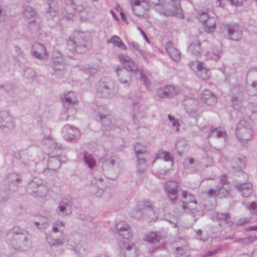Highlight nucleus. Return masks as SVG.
Here are the masks:
<instances>
[{"label": "nucleus", "mask_w": 257, "mask_h": 257, "mask_svg": "<svg viewBox=\"0 0 257 257\" xmlns=\"http://www.w3.org/2000/svg\"><path fill=\"white\" fill-rule=\"evenodd\" d=\"M128 44L130 47V49L136 53V55H138L142 53V50L141 49L140 46L137 43L131 41L128 42Z\"/></svg>", "instance_id": "54"}, {"label": "nucleus", "mask_w": 257, "mask_h": 257, "mask_svg": "<svg viewBox=\"0 0 257 257\" xmlns=\"http://www.w3.org/2000/svg\"><path fill=\"white\" fill-rule=\"evenodd\" d=\"M166 50L171 58L176 62H178L181 58V53L174 47L172 42H168L166 45Z\"/></svg>", "instance_id": "27"}, {"label": "nucleus", "mask_w": 257, "mask_h": 257, "mask_svg": "<svg viewBox=\"0 0 257 257\" xmlns=\"http://www.w3.org/2000/svg\"><path fill=\"white\" fill-rule=\"evenodd\" d=\"M217 102L215 96L208 89L204 90L198 99H190L186 100L185 108L187 112L192 117L199 116L207 109V106L214 105Z\"/></svg>", "instance_id": "1"}, {"label": "nucleus", "mask_w": 257, "mask_h": 257, "mask_svg": "<svg viewBox=\"0 0 257 257\" xmlns=\"http://www.w3.org/2000/svg\"><path fill=\"white\" fill-rule=\"evenodd\" d=\"M15 128L14 118L9 111H0V129L5 133L11 132Z\"/></svg>", "instance_id": "11"}, {"label": "nucleus", "mask_w": 257, "mask_h": 257, "mask_svg": "<svg viewBox=\"0 0 257 257\" xmlns=\"http://www.w3.org/2000/svg\"><path fill=\"white\" fill-rule=\"evenodd\" d=\"M134 112L133 114V119L142 118L145 116V110L142 107H140V104L135 102L133 104Z\"/></svg>", "instance_id": "37"}, {"label": "nucleus", "mask_w": 257, "mask_h": 257, "mask_svg": "<svg viewBox=\"0 0 257 257\" xmlns=\"http://www.w3.org/2000/svg\"><path fill=\"white\" fill-rule=\"evenodd\" d=\"M243 99H239L238 97L231 96V106L235 109H239L240 107L241 102Z\"/></svg>", "instance_id": "57"}, {"label": "nucleus", "mask_w": 257, "mask_h": 257, "mask_svg": "<svg viewBox=\"0 0 257 257\" xmlns=\"http://www.w3.org/2000/svg\"><path fill=\"white\" fill-rule=\"evenodd\" d=\"M188 51L195 56L200 55L203 51L201 43L198 40H195L190 44L188 47Z\"/></svg>", "instance_id": "35"}, {"label": "nucleus", "mask_w": 257, "mask_h": 257, "mask_svg": "<svg viewBox=\"0 0 257 257\" xmlns=\"http://www.w3.org/2000/svg\"><path fill=\"white\" fill-rule=\"evenodd\" d=\"M64 223L62 221H56L53 224L50 235L46 236V239L51 246H59L65 242V235L63 230Z\"/></svg>", "instance_id": "4"}, {"label": "nucleus", "mask_w": 257, "mask_h": 257, "mask_svg": "<svg viewBox=\"0 0 257 257\" xmlns=\"http://www.w3.org/2000/svg\"><path fill=\"white\" fill-rule=\"evenodd\" d=\"M132 216L136 218H148L153 219L155 212L151 203L148 201L140 202L138 203L137 208L132 213Z\"/></svg>", "instance_id": "8"}, {"label": "nucleus", "mask_w": 257, "mask_h": 257, "mask_svg": "<svg viewBox=\"0 0 257 257\" xmlns=\"http://www.w3.org/2000/svg\"><path fill=\"white\" fill-rule=\"evenodd\" d=\"M23 15L28 23H30V29L33 31H37L41 28L40 24L35 20L36 12L35 10L30 6L25 7Z\"/></svg>", "instance_id": "12"}, {"label": "nucleus", "mask_w": 257, "mask_h": 257, "mask_svg": "<svg viewBox=\"0 0 257 257\" xmlns=\"http://www.w3.org/2000/svg\"><path fill=\"white\" fill-rule=\"evenodd\" d=\"M161 238L156 232H151L147 234L146 237V241L149 243L154 244L159 242Z\"/></svg>", "instance_id": "43"}, {"label": "nucleus", "mask_w": 257, "mask_h": 257, "mask_svg": "<svg viewBox=\"0 0 257 257\" xmlns=\"http://www.w3.org/2000/svg\"><path fill=\"white\" fill-rule=\"evenodd\" d=\"M118 92V87L110 78H102L96 84V93L98 97L111 99Z\"/></svg>", "instance_id": "3"}, {"label": "nucleus", "mask_w": 257, "mask_h": 257, "mask_svg": "<svg viewBox=\"0 0 257 257\" xmlns=\"http://www.w3.org/2000/svg\"><path fill=\"white\" fill-rule=\"evenodd\" d=\"M98 163L101 164L103 173L108 175L114 171L115 168L118 167V158L114 155L102 157L99 159Z\"/></svg>", "instance_id": "10"}, {"label": "nucleus", "mask_w": 257, "mask_h": 257, "mask_svg": "<svg viewBox=\"0 0 257 257\" xmlns=\"http://www.w3.org/2000/svg\"><path fill=\"white\" fill-rule=\"evenodd\" d=\"M56 212L59 216H65L72 212V207L70 201L68 200H62L60 202L56 209Z\"/></svg>", "instance_id": "20"}, {"label": "nucleus", "mask_w": 257, "mask_h": 257, "mask_svg": "<svg viewBox=\"0 0 257 257\" xmlns=\"http://www.w3.org/2000/svg\"><path fill=\"white\" fill-rule=\"evenodd\" d=\"M203 64V63L198 61H194L190 62L188 65L190 69L196 73L197 71H198V70L201 67Z\"/></svg>", "instance_id": "56"}, {"label": "nucleus", "mask_w": 257, "mask_h": 257, "mask_svg": "<svg viewBox=\"0 0 257 257\" xmlns=\"http://www.w3.org/2000/svg\"><path fill=\"white\" fill-rule=\"evenodd\" d=\"M72 5L73 9L78 11H81L87 7L86 2L83 0H72Z\"/></svg>", "instance_id": "51"}, {"label": "nucleus", "mask_w": 257, "mask_h": 257, "mask_svg": "<svg viewBox=\"0 0 257 257\" xmlns=\"http://www.w3.org/2000/svg\"><path fill=\"white\" fill-rule=\"evenodd\" d=\"M76 127L69 124L65 125L62 130L64 139L67 141H72L75 138Z\"/></svg>", "instance_id": "29"}, {"label": "nucleus", "mask_w": 257, "mask_h": 257, "mask_svg": "<svg viewBox=\"0 0 257 257\" xmlns=\"http://www.w3.org/2000/svg\"><path fill=\"white\" fill-rule=\"evenodd\" d=\"M115 72L118 77V80H120V78L124 79L132 78L130 73L122 67H117L115 70Z\"/></svg>", "instance_id": "47"}, {"label": "nucleus", "mask_w": 257, "mask_h": 257, "mask_svg": "<svg viewBox=\"0 0 257 257\" xmlns=\"http://www.w3.org/2000/svg\"><path fill=\"white\" fill-rule=\"evenodd\" d=\"M158 159H163L166 162H171V165H173V158L171 155L166 152H162L156 155L154 160L153 161L152 164H154L155 161Z\"/></svg>", "instance_id": "40"}, {"label": "nucleus", "mask_w": 257, "mask_h": 257, "mask_svg": "<svg viewBox=\"0 0 257 257\" xmlns=\"http://www.w3.org/2000/svg\"><path fill=\"white\" fill-rule=\"evenodd\" d=\"M220 51L218 50L212 49L207 52V56L213 60L217 61L220 57Z\"/></svg>", "instance_id": "53"}, {"label": "nucleus", "mask_w": 257, "mask_h": 257, "mask_svg": "<svg viewBox=\"0 0 257 257\" xmlns=\"http://www.w3.org/2000/svg\"><path fill=\"white\" fill-rule=\"evenodd\" d=\"M227 32L229 39L234 41L239 40L242 37V28L237 24L227 25Z\"/></svg>", "instance_id": "21"}, {"label": "nucleus", "mask_w": 257, "mask_h": 257, "mask_svg": "<svg viewBox=\"0 0 257 257\" xmlns=\"http://www.w3.org/2000/svg\"><path fill=\"white\" fill-rule=\"evenodd\" d=\"M246 206L251 214H257V201H253L249 205H247Z\"/></svg>", "instance_id": "59"}, {"label": "nucleus", "mask_w": 257, "mask_h": 257, "mask_svg": "<svg viewBox=\"0 0 257 257\" xmlns=\"http://www.w3.org/2000/svg\"><path fill=\"white\" fill-rule=\"evenodd\" d=\"M246 158L242 155H237L231 161V166L234 171L239 172L245 168Z\"/></svg>", "instance_id": "23"}, {"label": "nucleus", "mask_w": 257, "mask_h": 257, "mask_svg": "<svg viewBox=\"0 0 257 257\" xmlns=\"http://www.w3.org/2000/svg\"><path fill=\"white\" fill-rule=\"evenodd\" d=\"M209 18V17L208 15L205 12H203L199 14L197 17L198 20L203 24L206 22Z\"/></svg>", "instance_id": "64"}, {"label": "nucleus", "mask_w": 257, "mask_h": 257, "mask_svg": "<svg viewBox=\"0 0 257 257\" xmlns=\"http://www.w3.org/2000/svg\"><path fill=\"white\" fill-rule=\"evenodd\" d=\"M181 91L180 88L178 86L169 85L162 87L157 90L156 97L159 98L173 97L179 94Z\"/></svg>", "instance_id": "13"}, {"label": "nucleus", "mask_w": 257, "mask_h": 257, "mask_svg": "<svg viewBox=\"0 0 257 257\" xmlns=\"http://www.w3.org/2000/svg\"><path fill=\"white\" fill-rule=\"evenodd\" d=\"M216 20L214 17H210L204 24L205 31L210 33L214 31L216 28Z\"/></svg>", "instance_id": "41"}, {"label": "nucleus", "mask_w": 257, "mask_h": 257, "mask_svg": "<svg viewBox=\"0 0 257 257\" xmlns=\"http://www.w3.org/2000/svg\"><path fill=\"white\" fill-rule=\"evenodd\" d=\"M94 109L96 113L98 114L99 118L103 125L108 126L111 123L109 118L107 117V111L104 106L96 105V108H94Z\"/></svg>", "instance_id": "26"}, {"label": "nucleus", "mask_w": 257, "mask_h": 257, "mask_svg": "<svg viewBox=\"0 0 257 257\" xmlns=\"http://www.w3.org/2000/svg\"><path fill=\"white\" fill-rule=\"evenodd\" d=\"M228 194V191L223 186L217 188V195L220 197H225Z\"/></svg>", "instance_id": "62"}, {"label": "nucleus", "mask_w": 257, "mask_h": 257, "mask_svg": "<svg viewBox=\"0 0 257 257\" xmlns=\"http://www.w3.org/2000/svg\"><path fill=\"white\" fill-rule=\"evenodd\" d=\"M7 182L5 185V189L10 193V192L15 191L22 185V180L16 174H11L8 176Z\"/></svg>", "instance_id": "15"}, {"label": "nucleus", "mask_w": 257, "mask_h": 257, "mask_svg": "<svg viewBox=\"0 0 257 257\" xmlns=\"http://www.w3.org/2000/svg\"><path fill=\"white\" fill-rule=\"evenodd\" d=\"M178 183L170 181L166 183L165 189L170 200L173 202L177 199L178 193Z\"/></svg>", "instance_id": "19"}, {"label": "nucleus", "mask_w": 257, "mask_h": 257, "mask_svg": "<svg viewBox=\"0 0 257 257\" xmlns=\"http://www.w3.org/2000/svg\"><path fill=\"white\" fill-rule=\"evenodd\" d=\"M244 112L247 116H250L252 113H257V104L248 103L244 108Z\"/></svg>", "instance_id": "48"}, {"label": "nucleus", "mask_w": 257, "mask_h": 257, "mask_svg": "<svg viewBox=\"0 0 257 257\" xmlns=\"http://www.w3.org/2000/svg\"><path fill=\"white\" fill-rule=\"evenodd\" d=\"M48 142L49 144L52 146L50 147V148L52 149H62L64 148L63 145L60 143L54 142V141L52 140H48Z\"/></svg>", "instance_id": "63"}, {"label": "nucleus", "mask_w": 257, "mask_h": 257, "mask_svg": "<svg viewBox=\"0 0 257 257\" xmlns=\"http://www.w3.org/2000/svg\"><path fill=\"white\" fill-rule=\"evenodd\" d=\"M83 160L90 169H92L96 165V161L93 155L90 154L85 153L83 155Z\"/></svg>", "instance_id": "44"}, {"label": "nucleus", "mask_w": 257, "mask_h": 257, "mask_svg": "<svg viewBox=\"0 0 257 257\" xmlns=\"http://www.w3.org/2000/svg\"><path fill=\"white\" fill-rule=\"evenodd\" d=\"M103 179L101 178H99L97 182H95L96 187H98V191L96 192V196L100 197L102 194V184Z\"/></svg>", "instance_id": "61"}, {"label": "nucleus", "mask_w": 257, "mask_h": 257, "mask_svg": "<svg viewBox=\"0 0 257 257\" xmlns=\"http://www.w3.org/2000/svg\"><path fill=\"white\" fill-rule=\"evenodd\" d=\"M61 166V162L57 157H51L49 158L48 169L53 171H57Z\"/></svg>", "instance_id": "36"}, {"label": "nucleus", "mask_w": 257, "mask_h": 257, "mask_svg": "<svg viewBox=\"0 0 257 257\" xmlns=\"http://www.w3.org/2000/svg\"><path fill=\"white\" fill-rule=\"evenodd\" d=\"M137 169L140 173H143L147 167L146 158H137Z\"/></svg>", "instance_id": "49"}, {"label": "nucleus", "mask_w": 257, "mask_h": 257, "mask_svg": "<svg viewBox=\"0 0 257 257\" xmlns=\"http://www.w3.org/2000/svg\"><path fill=\"white\" fill-rule=\"evenodd\" d=\"M244 91V85L238 83L233 84L231 88L232 96L238 97L239 99H243Z\"/></svg>", "instance_id": "33"}, {"label": "nucleus", "mask_w": 257, "mask_h": 257, "mask_svg": "<svg viewBox=\"0 0 257 257\" xmlns=\"http://www.w3.org/2000/svg\"><path fill=\"white\" fill-rule=\"evenodd\" d=\"M196 74L202 80H206L209 78L210 75V71L206 68L203 63Z\"/></svg>", "instance_id": "42"}, {"label": "nucleus", "mask_w": 257, "mask_h": 257, "mask_svg": "<svg viewBox=\"0 0 257 257\" xmlns=\"http://www.w3.org/2000/svg\"><path fill=\"white\" fill-rule=\"evenodd\" d=\"M149 9H145V6L141 5H134L132 6V11H133L135 15L138 17L143 16L145 11L148 10Z\"/></svg>", "instance_id": "46"}, {"label": "nucleus", "mask_w": 257, "mask_h": 257, "mask_svg": "<svg viewBox=\"0 0 257 257\" xmlns=\"http://www.w3.org/2000/svg\"><path fill=\"white\" fill-rule=\"evenodd\" d=\"M31 53L33 57L40 60L44 59L48 56L45 46L39 43H35L32 45Z\"/></svg>", "instance_id": "16"}, {"label": "nucleus", "mask_w": 257, "mask_h": 257, "mask_svg": "<svg viewBox=\"0 0 257 257\" xmlns=\"http://www.w3.org/2000/svg\"><path fill=\"white\" fill-rule=\"evenodd\" d=\"M255 240H257V236L251 235L244 238H238L236 241L244 245H247L253 243Z\"/></svg>", "instance_id": "52"}, {"label": "nucleus", "mask_w": 257, "mask_h": 257, "mask_svg": "<svg viewBox=\"0 0 257 257\" xmlns=\"http://www.w3.org/2000/svg\"><path fill=\"white\" fill-rule=\"evenodd\" d=\"M6 240L12 248L19 251H26L31 246V235L27 230L18 226L8 232Z\"/></svg>", "instance_id": "2"}, {"label": "nucleus", "mask_w": 257, "mask_h": 257, "mask_svg": "<svg viewBox=\"0 0 257 257\" xmlns=\"http://www.w3.org/2000/svg\"><path fill=\"white\" fill-rule=\"evenodd\" d=\"M227 133L225 130L222 127L210 129L207 135V138H221L223 140L222 147L223 148L226 142Z\"/></svg>", "instance_id": "18"}, {"label": "nucleus", "mask_w": 257, "mask_h": 257, "mask_svg": "<svg viewBox=\"0 0 257 257\" xmlns=\"http://www.w3.org/2000/svg\"><path fill=\"white\" fill-rule=\"evenodd\" d=\"M188 250V247L186 246L183 247H177L175 248V253L177 255V257H179L185 254Z\"/></svg>", "instance_id": "60"}, {"label": "nucleus", "mask_w": 257, "mask_h": 257, "mask_svg": "<svg viewBox=\"0 0 257 257\" xmlns=\"http://www.w3.org/2000/svg\"><path fill=\"white\" fill-rule=\"evenodd\" d=\"M27 191L34 197H43L46 195L49 189L42 179L35 177L26 186Z\"/></svg>", "instance_id": "5"}, {"label": "nucleus", "mask_w": 257, "mask_h": 257, "mask_svg": "<svg viewBox=\"0 0 257 257\" xmlns=\"http://www.w3.org/2000/svg\"><path fill=\"white\" fill-rule=\"evenodd\" d=\"M68 49L72 52L81 53L87 50L86 41L81 34L77 33L75 36H71L67 42Z\"/></svg>", "instance_id": "9"}, {"label": "nucleus", "mask_w": 257, "mask_h": 257, "mask_svg": "<svg viewBox=\"0 0 257 257\" xmlns=\"http://www.w3.org/2000/svg\"><path fill=\"white\" fill-rule=\"evenodd\" d=\"M82 239L81 234L78 232H72L68 235L67 243L68 247L76 252L77 246Z\"/></svg>", "instance_id": "22"}, {"label": "nucleus", "mask_w": 257, "mask_h": 257, "mask_svg": "<svg viewBox=\"0 0 257 257\" xmlns=\"http://www.w3.org/2000/svg\"><path fill=\"white\" fill-rule=\"evenodd\" d=\"M176 148L178 154L182 155L188 150L187 142L184 139H180L176 143Z\"/></svg>", "instance_id": "39"}, {"label": "nucleus", "mask_w": 257, "mask_h": 257, "mask_svg": "<svg viewBox=\"0 0 257 257\" xmlns=\"http://www.w3.org/2000/svg\"><path fill=\"white\" fill-rule=\"evenodd\" d=\"M120 61L123 64L124 68L127 72H132L137 75L140 69L138 66L128 55H119L118 56Z\"/></svg>", "instance_id": "14"}, {"label": "nucleus", "mask_w": 257, "mask_h": 257, "mask_svg": "<svg viewBox=\"0 0 257 257\" xmlns=\"http://www.w3.org/2000/svg\"><path fill=\"white\" fill-rule=\"evenodd\" d=\"M118 235L124 239H130L133 236V231L130 226L128 227L123 232L118 233Z\"/></svg>", "instance_id": "58"}, {"label": "nucleus", "mask_w": 257, "mask_h": 257, "mask_svg": "<svg viewBox=\"0 0 257 257\" xmlns=\"http://www.w3.org/2000/svg\"><path fill=\"white\" fill-rule=\"evenodd\" d=\"M182 196L185 199L184 201H187L189 204H190L192 206H194V209H195L197 201L192 194L189 193L187 191H183Z\"/></svg>", "instance_id": "45"}, {"label": "nucleus", "mask_w": 257, "mask_h": 257, "mask_svg": "<svg viewBox=\"0 0 257 257\" xmlns=\"http://www.w3.org/2000/svg\"><path fill=\"white\" fill-rule=\"evenodd\" d=\"M107 43H112L114 46L118 47L122 50H126L127 49L126 46L121 41L120 38L116 35H113L107 40Z\"/></svg>", "instance_id": "38"}, {"label": "nucleus", "mask_w": 257, "mask_h": 257, "mask_svg": "<svg viewBox=\"0 0 257 257\" xmlns=\"http://www.w3.org/2000/svg\"><path fill=\"white\" fill-rule=\"evenodd\" d=\"M134 148L137 158H146V156L148 155V147L146 145L138 143L135 145Z\"/></svg>", "instance_id": "34"}, {"label": "nucleus", "mask_w": 257, "mask_h": 257, "mask_svg": "<svg viewBox=\"0 0 257 257\" xmlns=\"http://www.w3.org/2000/svg\"><path fill=\"white\" fill-rule=\"evenodd\" d=\"M124 248L122 249L121 252L123 257H137L138 256L136 248L133 243H124Z\"/></svg>", "instance_id": "31"}, {"label": "nucleus", "mask_w": 257, "mask_h": 257, "mask_svg": "<svg viewBox=\"0 0 257 257\" xmlns=\"http://www.w3.org/2000/svg\"><path fill=\"white\" fill-rule=\"evenodd\" d=\"M253 130L250 123L244 119L240 120L236 124L235 135L238 141L244 144L252 138Z\"/></svg>", "instance_id": "6"}, {"label": "nucleus", "mask_w": 257, "mask_h": 257, "mask_svg": "<svg viewBox=\"0 0 257 257\" xmlns=\"http://www.w3.org/2000/svg\"><path fill=\"white\" fill-rule=\"evenodd\" d=\"M175 211L178 214L184 213H189L192 210L194 209V206L189 204L187 201H180L175 204Z\"/></svg>", "instance_id": "28"}, {"label": "nucleus", "mask_w": 257, "mask_h": 257, "mask_svg": "<svg viewBox=\"0 0 257 257\" xmlns=\"http://www.w3.org/2000/svg\"><path fill=\"white\" fill-rule=\"evenodd\" d=\"M165 8L161 10V12L165 16H174L180 18H183L182 9L180 8V4L178 0H163ZM160 2V0L157 2H152L153 3L157 4Z\"/></svg>", "instance_id": "7"}, {"label": "nucleus", "mask_w": 257, "mask_h": 257, "mask_svg": "<svg viewBox=\"0 0 257 257\" xmlns=\"http://www.w3.org/2000/svg\"><path fill=\"white\" fill-rule=\"evenodd\" d=\"M53 68L55 71H62L64 68L62 54L58 51H54L52 54Z\"/></svg>", "instance_id": "25"}, {"label": "nucleus", "mask_w": 257, "mask_h": 257, "mask_svg": "<svg viewBox=\"0 0 257 257\" xmlns=\"http://www.w3.org/2000/svg\"><path fill=\"white\" fill-rule=\"evenodd\" d=\"M130 225L124 221H120L117 223L115 226L117 233L120 232H123L126 228L129 227Z\"/></svg>", "instance_id": "55"}, {"label": "nucleus", "mask_w": 257, "mask_h": 257, "mask_svg": "<svg viewBox=\"0 0 257 257\" xmlns=\"http://www.w3.org/2000/svg\"><path fill=\"white\" fill-rule=\"evenodd\" d=\"M235 187L245 197H247L252 193V185L249 182L237 184Z\"/></svg>", "instance_id": "30"}, {"label": "nucleus", "mask_w": 257, "mask_h": 257, "mask_svg": "<svg viewBox=\"0 0 257 257\" xmlns=\"http://www.w3.org/2000/svg\"><path fill=\"white\" fill-rule=\"evenodd\" d=\"M61 97L65 107L73 106L78 101L77 98L73 91L65 92Z\"/></svg>", "instance_id": "24"}, {"label": "nucleus", "mask_w": 257, "mask_h": 257, "mask_svg": "<svg viewBox=\"0 0 257 257\" xmlns=\"http://www.w3.org/2000/svg\"><path fill=\"white\" fill-rule=\"evenodd\" d=\"M246 80L251 81V86L257 89V67H251L246 74Z\"/></svg>", "instance_id": "32"}, {"label": "nucleus", "mask_w": 257, "mask_h": 257, "mask_svg": "<svg viewBox=\"0 0 257 257\" xmlns=\"http://www.w3.org/2000/svg\"><path fill=\"white\" fill-rule=\"evenodd\" d=\"M211 217L213 220L218 222V225L220 227L231 225V218L228 213L214 212Z\"/></svg>", "instance_id": "17"}, {"label": "nucleus", "mask_w": 257, "mask_h": 257, "mask_svg": "<svg viewBox=\"0 0 257 257\" xmlns=\"http://www.w3.org/2000/svg\"><path fill=\"white\" fill-rule=\"evenodd\" d=\"M137 79H139L143 82V84L147 87H149L150 85V80L148 77L144 73L143 70L140 69L136 75Z\"/></svg>", "instance_id": "50"}]
</instances>
